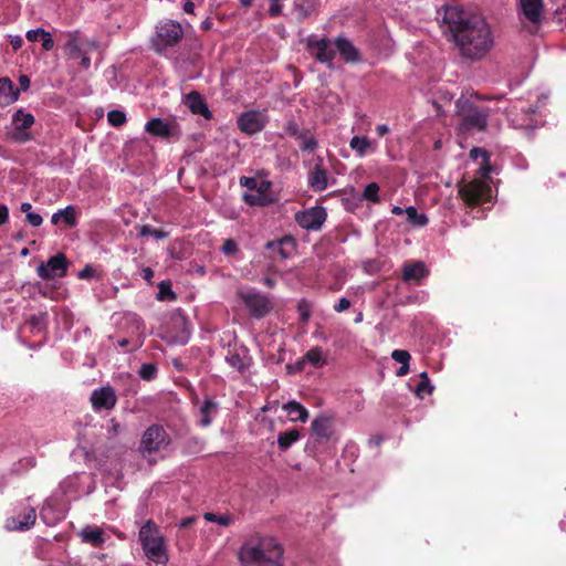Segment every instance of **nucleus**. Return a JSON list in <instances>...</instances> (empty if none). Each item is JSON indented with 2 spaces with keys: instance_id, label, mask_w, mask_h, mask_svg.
Returning <instances> with one entry per match:
<instances>
[{
  "instance_id": "1",
  "label": "nucleus",
  "mask_w": 566,
  "mask_h": 566,
  "mask_svg": "<svg viewBox=\"0 0 566 566\" xmlns=\"http://www.w3.org/2000/svg\"><path fill=\"white\" fill-rule=\"evenodd\" d=\"M443 27L450 32L460 55L471 61L482 60L493 48L491 28L480 14L446 6L438 12Z\"/></svg>"
},
{
  "instance_id": "2",
  "label": "nucleus",
  "mask_w": 566,
  "mask_h": 566,
  "mask_svg": "<svg viewBox=\"0 0 566 566\" xmlns=\"http://www.w3.org/2000/svg\"><path fill=\"white\" fill-rule=\"evenodd\" d=\"M470 156L474 160L481 159L479 174L480 177L474 178L470 182H465L459 188V196L468 206H478L490 202L493 197L492 187L490 185V156L483 148H472Z\"/></svg>"
},
{
  "instance_id": "3",
  "label": "nucleus",
  "mask_w": 566,
  "mask_h": 566,
  "mask_svg": "<svg viewBox=\"0 0 566 566\" xmlns=\"http://www.w3.org/2000/svg\"><path fill=\"white\" fill-rule=\"evenodd\" d=\"M242 566H282L283 548L273 537L247 541L239 553Z\"/></svg>"
},
{
  "instance_id": "4",
  "label": "nucleus",
  "mask_w": 566,
  "mask_h": 566,
  "mask_svg": "<svg viewBox=\"0 0 566 566\" xmlns=\"http://www.w3.org/2000/svg\"><path fill=\"white\" fill-rule=\"evenodd\" d=\"M138 541L145 556L153 563L167 564L168 552L165 537L158 526L150 520L145 522L138 532Z\"/></svg>"
},
{
  "instance_id": "5",
  "label": "nucleus",
  "mask_w": 566,
  "mask_h": 566,
  "mask_svg": "<svg viewBox=\"0 0 566 566\" xmlns=\"http://www.w3.org/2000/svg\"><path fill=\"white\" fill-rule=\"evenodd\" d=\"M457 113L461 117L460 132H481L488 124L489 112L486 108L475 105L469 99L457 101Z\"/></svg>"
},
{
  "instance_id": "6",
  "label": "nucleus",
  "mask_w": 566,
  "mask_h": 566,
  "mask_svg": "<svg viewBox=\"0 0 566 566\" xmlns=\"http://www.w3.org/2000/svg\"><path fill=\"white\" fill-rule=\"evenodd\" d=\"M170 436L167 433L163 426L153 424L143 433L139 451L143 457H148L167 449V447L170 444Z\"/></svg>"
},
{
  "instance_id": "7",
  "label": "nucleus",
  "mask_w": 566,
  "mask_h": 566,
  "mask_svg": "<svg viewBox=\"0 0 566 566\" xmlns=\"http://www.w3.org/2000/svg\"><path fill=\"white\" fill-rule=\"evenodd\" d=\"M65 52L71 59H78L86 51L98 49V41L96 39L86 38L78 30L69 31L65 33Z\"/></svg>"
},
{
  "instance_id": "8",
  "label": "nucleus",
  "mask_w": 566,
  "mask_h": 566,
  "mask_svg": "<svg viewBox=\"0 0 566 566\" xmlns=\"http://www.w3.org/2000/svg\"><path fill=\"white\" fill-rule=\"evenodd\" d=\"M516 10L522 23L536 28L544 19V0H516Z\"/></svg>"
},
{
  "instance_id": "9",
  "label": "nucleus",
  "mask_w": 566,
  "mask_h": 566,
  "mask_svg": "<svg viewBox=\"0 0 566 566\" xmlns=\"http://www.w3.org/2000/svg\"><path fill=\"white\" fill-rule=\"evenodd\" d=\"M239 296L250 314L256 318L265 316L271 311L269 297L255 290L240 291Z\"/></svg>"
},
{
  "instance_id": "10",
  "label": "nucleus",
  "mask_w": 566,
  "mask_h": 566,
  "mask_svg": "<svg viewBox=\"0 0 566 566\" xmlns=\"http://www.w3.org/2000/svg\"><path fill=\"white\" fill-rule=\"evenodd\" d=\"M67 266L66 256L63 253H57L51 256L45 264L41 263L36 268V273L42 280H54L63 277L66 274Z\"/></svg>"
},
{
  "instance_id": "11",
  "label": "nucleus",
  "mask_w": 566,
  "mask_h": 566,
  "mask_svg": "<svg viewBox=\"0 0 566 566\" xmlns=\"http://www.w3.org/2000/svg\"><path fill=\"white\" fill-rule=\"evenodd\" d=\"M327 213L322 207H313L295 214L297 224L306 230L317 231L326 220Z\"/></svg>"
},
{
  "instance_id": "12",
  "label": "nucleus",
  "mask_w": 566,
  "mask_h": 566,
  "mask_svg": "<svg viewBox=\"0 0 566 566\" xmlns=\"http://www.w3.org/2000/svg\"><path fill=\"white\" fill-rule=\"evenodd\" d=\"M91 402L95 411L111 410L117 402V396L113 387L104 386L92 391Z\"/></svg>"
},
{
  "instance_id": "13",
  "label": "nucleus",
  "mask_w": 566,
  "mask_h": 566,
  "mask_svg": "<svg viewBox=\"0 0 566 566\" xmlns=\"http://www.w3.org/2000/svg\"><path fill=\"white\" fill-rule=\"evenodd\" d=\"M65 517V510L55 496L48 499L41 511L40 518L48 526H54Z\"/></svg>"
},
{
  "instance_id": "14",
  "label": "nucleus",
  "mask_w": 566,
  "mask_h": 566,
  "mask_svg": "<svg viewBox=\"0 0 566 566\" xmlns=\"http://www.w3.org/2000/svg\"><path fill=\"white\" fill-rule=\"evenodd\" d=\"M157 38L163 46L175 45L184 34L182 28L179 23L167 21L157 25Z\"/></svg>"
},
{
  "instance_id": "15",
  "label": "nucleus",
  "mask_w": 566,
  "mask_h": 566,
  "mask_svg": "<svg viewBox=\"0 0 566 566\" xmlns=\"http://www.w3.org/2000/svg\"><path fill=\"white\" fill-rule=\"evenodd\" d=\"M226 361L237 371L243 373L252 365V357L250 356L247 347L235 346L228 350Z\"/></svg>"
},
{
  "instance_id": "16",
  "label": "nucleus",
  "mask_w": 566,
  "mask_h": 566,
  "mask_svg": "<svg viewBox=\"0 0 566 566\" xmlns=\"http://www.w3.org/2000/svg\"><path fill=\"white\" fill-rule=\"evenodd\" d=\"M265 125V117L262 113L250 111L241 114L238 118L239 128L249 135L259 133Z\"/></svg>"
},
{
  "instance_id": "17",
  "label": "nucleus",
  "mask_w": 566,
  "mask_h": 566,
  "mask_svg": "<svg viewBox=\"0 0 566 566\" xmlns=\"http://www.w3.org/2000/svg\"><path fill=\"white\" fill-rule=\"evenodd\" d=\"M36 513L33 507H25L17 515H12L6 521V528L9 531H27L34 525Z\"/></svg>"
},
{
  "instance_id": "18",
  "label": "nucleus",
  "mask_w": 566,
  "mask_h": 566,
  "mask_svg": "<svg viewBox=\"0 0 566 566\" xmlns=\"http://www.w3.org/2000/svg\"><path fill=\"white\" fill-rule=\"evenodd\" d=\"M307 46L312 55L322 63H331L334 59L332 43L327 39L308 38Z\"/></svg>"
},
{
  "instance_id": "19",
  "label": "nucleus",
  "mask_w": 566,
  "mask_h": 566,
  "mask_svg": "<svg viewBox=\"0 0 566 566\" xmlns=\"http://www.w3.org/2000/svg\"><path fill=\"white\" fill-rule=\"evenodd\" d=\"M307 184L311 189L314 191H323L328 186V172L327 169L323 165V158L318 157L313 166V168L308 171L307 175Z\"/></svg>"
},
{
  "instance_id": "20",
  "label": "nucleus",
  "mask_w": 566,
  "mask_h": 566,
  "mask_svg": "<svg viewBox=\"0 0 566 566\" xmlns=\"http://www.w3.org/2000/svg\"><path fill=\"white\" fill-rule=\"evenodd\" d=\"M145 130L150 135L161 137V138H171L178 136V125L174 122H167L161 118H153L148 120L145 125Z\"/></svg>"
},
{
  "instance_id": "21",
  "label": "nucleus",
  "mask_w": 566,
  "mask_h": 566,
  "mask_svg": "<svg viewBox=\"0 0 566 566\" xmlns=\"http://www.w3.org/2000/svg\"><path fill=\"white\" fill-rule=\"evenodd\" d=\"M127 319L135 326L136 333L129 338L119 339L117 345L125 348L127 352H133L143 346L144 323L142 318L135 314L129 315Z\"/></svg>"
},
{
  "instance_id": "22",
  "label": "nucleus",
  "mask_w": 566,
  "mask_h": 566,
  "mask_svg": "<svg viewBox=\"0 0 566 566\" xmlns=\"http://www.w3.org/2000/svg\"><path fill=\"white\" fill-rule=\"evenodd\" d=\"M349 147L357 157L364 158L368 155L375 154L378 149V144L376 140H371L367 136L355 135L349 140Z\"/></svg>"
},
{
  "instance_id": "23",
  "label": "nucleus",
  "mask_w": 566,
  "mask_h": 566,
  "mask_svg": "<svg viewBox=\"0 0 566 566\" xmlns=\"http://www.w3.org/2000/svg\"><path fill=\"white\" fill-rule=\"evenodd\" d=\"M219 405L213 398H206L199 406L197 411L198 424L207 428L212 423L213 418L218 413Z\"/></svg>"
},
{
  "instance_id": "24",
  "label": "nucleus",
  "mask_w": 566,
  "mask_h": 566,
  "mask_svg": "<svg viewBox=\"0 0 566 566\" xmlns=\"http://www.w3.org/2000/svg\"><path fill=\"white\" fill-rule=\"evenodd\" d=\"M184 103L192 114L200 115L206 119H210L212 117L206 101L198 92L193 91L187 94L184 98Z\"/></svg>"
},
{
  "instance_id": "25",
  "label": "nucleus",
  "mask_w": 566,
  "mask_h": 566,
  "mask_svg": "<svg viewBox=\"0 0 566 566\" xmlns=\"http://www.w3.org/2000/svg\"><path fill=\"white\" fill-rule=\"evenodd\" d=\"M78 536L83 543L90 544L93 547H101L106 541L104 531L93 525L84 526L78 532Z\"/></svg>"
},
{
  "instance_id": "26",
  "label": "nucleus",
  "mask_w": 566,
  "mask_h": 566,
  "mask_svg": "<svg viewBox=\"0 0 566 566\" xmlns=\"http://www.w3.org/2000/svg\"><path fill=\"white\" fill-rule=\"evenodd\" d=\"M428 274L429 270L422 261L406 263L402 266V279L407 282H418L426 277Z\"/></svg>"
},
{
  "instance_id": "27",
  "label": "nucleus",
  "mask_w": 566,
  "mask_h": 566,
  "mask_svg": "<svg viewBox=\"0 0 566 566\" xmlns=\"http://www.w3.org/2000/svg\"><path fill=\"white\" fill-rule=\"evenodd\" d=\"M335 46L337 48L339 54L346 62H357L360 56L358 50L354 46V44L344 36H338L335 40Z\"/></svg>"
},
{
  "instance_id": "28",
  "label": "nucleus",
  "mask_w": 566,
  "mask_h": 566,
  "mask_svg": "<svg viewBox=\"0 0 566 566\" xmlns=\"http://www.w3.org/2000/svg\"><path fill=\"white\" fill-rule=\"evenodd\" d=\"M51 222L54 226H59L60 223H64L67 228H73L76 226V209L74 206H66L64 209H60L54 212L51 217Z\"/></svg>"
},
{
  "instance_id": "29",
  "label": "nucleus",
  "mask_w": 566,
  "mask_h": 566,
  "mask_svg": "<svg viewBox=\"0 0 566 566\" xmlns=\"http://www.w3.org/2000/svg\"><path fill=\"white\" fill-rule=\"evenodd\" d=\"M283 410L286 411L290 420L293 422H306V420L308 419L307 409L296 400H290L286 403H284Z\"/></svg>"
},
{
  "instance_id": "30",
  "label": "nucleus",
  "mask_w": 566,
  "mask_h": 566,
  "mask_svg": "<svg viewBox=\"0 0 566 566\" xmlns=\"http://www.w3.org/2000/svg\"><path fill=\"white\" fill-rule=\"evenodd\" d=\"M19 97V91L8 77L0 78V104L14 103Z\"/></svg>"
},
{
  "instance_id": "31",
  "label": "nucleus",
  "mask_w": 566,
  "mask_h": 566,
  "mask_svg": "<svg viewBox=\"0 0 566 566\" xmlns=\"http://www.w3.org/2000/svg\"><path fill=\"white\" fill-rule=\"evenodd\" d=\"M303 361H306L314 368H322L327 364V355L322 347L315 346L303 355Z\"/></svg>"
},
{
  "instance_id": "32",
  "label": "nucleus",
  "mask_w": 566,
  "mask_h": 566,
  "mask_svg": "<svg viewBox=\"0 0 566 566\" xmlns=\"http://www.w3.org/2000/svg\"><path fill=\"white\" fill-rule=\"evenodd\" d=\"M315 11L314 0H294L292 13L301 21L310 17Z\"/></svg>"
},
{
  "instance_id": "33",
  "label": "nucleus",
  "mask_w": 566,
  "mask_h": 566,
  "mask_svg": "<svg viewBox=\"0 0 566 566\" xmlns=\"http://www.w3.org/2000/svg\"><path fill=\"white\" fill-rule=\"evenodd\" d=\"M84 475L78 473L65 478L60 483V489L62 490L63 494L69 495L78 493Z\"/></svg>"
},
{
  "instance_id": "34",
  "label": "nucleus",
  "mask_w": 566,
  "mask_h": 566,
  "mask_svg": "<svg viewBox=\"0 0 566 566\" xmlns=\"http://www.w3.org/2000/svg\"><path fill=\"white\" fill-rule=\"evenodd\" d=\"M34 116L31 113L24 112L23 109H18L12 115V124L14 128L18 129L28 130L34 124Z\"/></svg>"
},
{
  "instance_id": "35",
  "label": "nucleus",
  "mask_w": 566,
  "mask_h": 566,
  "mask_svg": "<svg viewBox=\"0 0 566 566\" xmlns=\"http://www.w3.org/2000/svg\"><path fill=\"white\" fill-rule=\"evenodd\" d=\"M301 438L297 429H290L284 432H280L277 436L279 448L283 451L287 450L292 444L298 441Z\"/></svg>"
},
{
  "instance_id": "36",
  "label": "nucleus",
  "mask_w": 566,
  "mask_h": 566,
  "mask_svg": "<svg viewBox=\"0 0 566 566\" xmlns=\"http://www.w3.org/2000/svg\"><path fill=\"white\" fill-rule=\"evenodd\" d=\"M406 220L415 227H424L428 223V218L424 213H419L413 206L405 209Z\"/></svg>"
},
{
  "instance_id": "37",
  "label": "nucleus",
  "mask_w": 566,
  "mask_h": 566,
  "mask_svg": "<svg viewBox=\"0 0 566 566\" xmlns=\"http://www.w3.org/2000/svg\"><path fill=\"white\" fill-rule=\"evenodd\" d=\"M313 433L319 438H327L329 433L328 420L326 418H316L312 422Z\"/></svg>"
},
{
  "instance_id": "38",
  "label": "nucleus",
  "mask_w": 566,
  "mask_h": 566,
  "mask_svg": "<svg viewBox=\"0 0 566 566\" xmlns=\"http://www.w3.org/2000/svg\"><path fill=\"white\" fill-rule=\"evenodd\" d=\"M361 198L370 202H379V186L376 182L368 184L361 195Z\"/></svg>"
},
{
  "instance_id": "39",
  "label": "nucleus",
  "mask_w": 566,
  "mask_h": 566,
  "mask_svg": "<svg viewBox=\"0 0 566 566\" xmlns=\"http://www.w3.org/2000/svg\"><path fill=\"white\" fill-rule=\"evenodd\" d=\"M421 380L416 387V394L420 398L423 397V395L428 394L430 395L433 390V386L430 384V379L428 377V374L426 371L420 374Z\"/></svg>"
},
{
  "instance_id": "40",
  "label": "nucleus",
  "mask_w": 566,
  "mask_h": 566,
  "mask_svg": "<svg viewBox=\"0 0 566 566\" xmlns=\"http://www.w3.org/2000/svg\"><path fill=\"white\" fill-rule=\"evenodd\" d=\"M297 139L301 140L300 148L303 151H312L317 147V140L315 137L308 133L303 132L300 134Z\"/></svg>"
},
{
  "instance_id": "41",
  "label": "nucleus",
  "mask_w": 566,
  "mask_h": 566,
  "mask_svg": "<svg viewBox=\"0 0 566 566\" xmlns=\"http://www.w3.org/2000/svg\"><path fill=\"white\" fill-rule=\"evenodd\" d=\"M244 201L250 206H266L271 202V199L266 193H245Z\"/></svg>"
},
{
  "instance_id": "42",
  "label": "nucleus",
  "mask_w": 566,
  "mask_h": 566,
  "mask_svg": "<svg viewBox=\"0 0 566 566\" xmlns=\"http://www.w3.org/2000/svg\"><path fill=\"white\" fill-rule=\"evenodd\" d=\"M48 314L45 312H40L30 317V325L33 331L42 332L46 327Z\"/></svg>"
},
{
  "instance_id": "43",
  "label": "nucleus",
  "mask_w": 566,
  "mask_h": 566,
  "mask_svg": "<svg viewBox=\"0 0 566 566\" xmlns=\"http://www.w3.org/2000/svg\"><path fill=\"white\" fill-rule=\"evenodd\" d=\"M157 373V366L155 364L147 363L142 365L138 375L142 379L149 381L156 378Z\"/></svg>"
},
{
  "instance_id": "44",
  "label": "nucleus",
  "mask_w": 566,
  "mask_h": 566,
  "mask_svg": "<svg viewBox=\"0 0 566 566\" xmlns=\"http://www.w3.org/2000/svg\"><path fill=\"white\" fill-rule=\"evenodd\" d=\"M107 120L112 126H122L126 122V114L123 111L113 109L108 112Z\"/></svg>"
},
{
  "instance_id": "45",
  "label": "nucleus",
  "mask_w": 566,
  "mask_h": 566,
  "mask_svg": "<svg viewBox=\"0 0 566 566\" xmlns=\"http://www.w3.org/2000/svg\"><path fill=\"white\" fill-rule=\"evenodd\" d=\"M203 517L208 522L218 523L222 526H228L231 523V516L226 514L217 515L213 513H206Z\"/></svg>"
},
{
  "instance_id": "46",
  "label": "nucleus",
  "mask_w": 566,
  "mask_h": 566,
  "mask_svg": "<svg viewBox=\"0 0 566 566\" xmlns=\"http://www.w3.org/2000/svg\"><path fill=\"white\" fill-rule=\"evenodd\" d=\"M11 138L17 143L22 144L31 140L32 137L31 134L25 129L13 128L11 133Z\"/></svg>"
},
{
  "instance_id": "47",
  "label": "nucleus",
  "mask_w": 566,
  "mask_h": 566,
  "mask_svg": "<svg viewBox=\"0 0 566 566\" xmlns=\"http://www.w3.org/2000/svg\"><path fill=\"white\" fill-rule=\"evenodd\" d=\"M391 357L394 360H396L397 363H399L401 365H408L410 361V358H411L410 354L403 349H395L391 353Z\"/></svg>"
},
{
  "instance_id": "48",
  "label": "nucleus",
  "mask_w": 566,
  "mask_h": 566,
  "mask_svg": "<svg viewBox=\"0 0 566 566\" xmlns=\"http://www.w3.org/2000/svg\"><path fill=\"white\" fill-rule=\"evenodd\" d=\"M297 312L303 323H306L310 319L311 308L306 301L303 300L297 304Z\"/></svg>"
},
{
  "instance_id": "49",
  "label": "nucleus",
  "mask_w": 566,
  "mask_h": 566,
  "mask_svg": "<svg viewBox=\"0 0 566 566\" xmlns=\"http://www.w3.org/2000/svg\"><path fill=\"white\" fill-rule=\"evenodd\" d=\"M140 234L142 235H151V237H154L157 240H161V239L167 237L166 232H164L161 230H157V229L150 228L148 226H144L142 228Z\"/></svg>"
},
{
  "instance_id": "50",
  "label": "nucleus",
  "mask_w": 566,
  "mask_h": 566,
  "mask_svg": "<svg viewBox=\"0 0 566 566\" xmlns=\"http://www.w3.org/2000/svg\"><path fill=\"white\" fill-rule=\"evenodd\" d=\"M284 133L289 136L297 138L303 132L300 130L296 122L289 120L284 126Z\"/></svg>"
},
{
  "instance_id": "51",
  "label": "nucleus",
  "mask_w": 566,
  "mask_h": 566,
  "mask_svg": "<svg viewBox=\"0 0 566 566\" xmlns=\"http://www.w3.org/2000/svg\"><path fill=\"white\" fill-rule=\"evenodd\" d=\"M221 251L226 254V255H232V254H235L238 252V244L235 243L234 240L232 239H228L223 242L222 247H221Z\"/></svg>"
},
{
  "instance_id": "52",
  "label": "nucleus",
  "mask_w": 566,
  "mask_h": 566,
  "mask_svg": "<svg viewBox=\"0 0 566 566\" xmlns=\"http://www.w3.org/2000/svg\"><path fill=\"white\" fill-rule=\"evenodd\" d=\"M41 40H42V48L45 51H51L54 48V41H53L52 34L49 31L43 30Z\"/></svg>"
},
{
  "instance_id": "53",
  "label": "nucleus",
  "mask_w": 566,
  "mask_h": 566,
  "mask_svg": "<svg viewBox=\"0 0 566 566\" xmlns=\"http://www.w3.org/2000/svg\"><path fill=\"white\" fill-rule=\"evenodd\" d=\"M78 279L81 280H88V279H92V277H96L97 274H96V271L94 270V268L90 264L85 265L80 272H78Z\"/></svg>"
},
{
  "instance_id": "54",
  "label": "nucleus",
  "mask_w": 566,
  "mask_h": 566,
  "mask_svg": "<svg viewBox=\"0 0 566 566\" xmlns=\"http://www.w3.org/2000/svg\"><path fill=\"white\" fill-rule=\"evenodd\" d=\"M25 221L32 227H40L43 222V218L39 213L32 211L25 216Z\"/></svg>"
},
{
  "instance_id": "55",
  "label": "nucleus",
  "mask_w": 566,
  "mask_h": 566,
  "mask_svg": "<svg viewBox=\"0 0 566 566\" xmlns=\"http://www.w3.org/2000/svg\"><path fill=\"white\" fill-rule=\"evenodd\" d=\"M350 301L346 297H340L338 302L334 305V311L337 313H342L347 311L350 307Z\"/></svg>"
},
{
  "instance_id": "56",
  "label": "nucleus",
  "mask_w": 566,
  "mask_h": 566,
  "mask_svg": "<svg viewBox=\"0 0 566 566\" xmlns=\"http://www.w3.org/2000/svg\"><path fill=\"white\" fill-rule=\"evenodd\" d=\"M43 30H44L43 28L28 30L27 33H25L27 40L30 41V42L38 41L39 38L42 36Z\"/></svg>"
},
{
  "instance_id": "57",
  "label": "nucleus",
  "mask_w": 566,
  "mask_h": 566,
  "mask_svg": "<svg viewBox=\"0 0 566 566\" xmlns=\"http://www.w3.org/2000/svg\"><path fill=\"white\" fill-rule=\"evenodd\" d=\"M269 13L271 17H277L282 12V6L280 0H270Z\"/></svg>"
},
{
  "instance_id": "58",
  "label": "nucleus",
  "mask_w": 566,
  "mask_h": 566,
  "mask_svg": "<svg viewBox=\"0 0 566 566\" xmlns=\"http://www.w3.org/2000/svg\"><path fill=\"white\" fill-rule=\"evenodd\" d=\"M240 184L245 186L249 190H254L258 187V181L254 178L242 177Z\"/></svg>"
},
{
  "instance_id": "59",
  "label": "nucleus",
  "mask_w": 566,
  "mask_h": 566,
  "mask_svg": "<svg viewBox=\"0 0 566 566\" xmlns=\"http://www.w3.org/2000/svg\"><path fill=\"white\" fill-rule=\"evenodd\" d=\"M9 220V209L6 205H0V226H3Z\"/></svg>"
},
{
  "instance_id": "60",
  "label": "nucleus",
  "mask_w": 566,
  "mask_h": 566,
  "mask_svg": "<svg viewBox=\"0 0 566 566\" xmlns=\"http://www.w3.org/2000/svg\"><path fill=\"white\" fill-rule=\"evenodd\" d=\"M159 287H160V291H159V294H158V298L159 300L167 298L166 294L169 296L170 300L175 298V294H174V292L170 289H167V290L164 289V283H160Z\"/></svg>"
},
{
  "instance_id": "61",
  "label": "nucleus",
  "mask_w": 566,
  "mask_h": 566,
  "mask_svg": "<svg viewBox=\"0 0 566 566\" xmlns=\"http://www.w3.org/2000/svg\"><path fill=\"white\" fill-rule=\"evenodd\" d=\"M10 43L14 50H19L23 44L21 35H10Z\"/></svg>"
},
{
  "instance_id": "62",
  "label": "nucleus",
  "mask_w": 566,
  "mask_h": 566,
  "mask_svg": "<svg viewBox=\"0 0 566 566\" xmlns=\"http://www.w3.org/2000/svg\"><path fill=\"white\" fill-rule=\"evenodd\" d=\"M90 52L91 51H86L78 57L81 59V66L85 70H88L91 67V57L88 56Z\"/></svg>"
},
{
  "instance_id": "63",
  "label": "nucleus",
  "mask_w": 566,
  "mask_h": 566,
  "mask_svg": "<svg viewBox=\"0 0 566 566\" xmlns=\"http://www.w3.org/2000/svg\"><path fill=\"white\" fill-rule=\"evenodd\" d=\"M270 186H271L270 181L262 180V181L258 182V187L255 190L258 193H265L269 190Z\"/></svg>"
},
{
  "instance_id": "64",
  "label": "nucleus",
  "mask_w": 566,
  "mask_h": 566,
  "mask_svg": "<svg viewBox=\"0 0 566 566\" xmlns=\"http://www.w3.org/2000/svg\"><path fill=\"white\" fill-rule=\"evenodd\" d=\"M142 276H143L144 280H146L147 282L150 283L151 279L154 276V272H153V270L150 268H145L142 271Z\"/></svg>"
}]
</instances>
